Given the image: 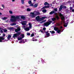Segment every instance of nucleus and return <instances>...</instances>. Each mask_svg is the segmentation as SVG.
Segmentation results:
<instances>
[{"mask_svg":"<svg viewBox=\"0 0 74 74\" xmlns=\"http://www.w3.org/2000/svg\"><path fill=\"white\" fill-rule=\"evenodd\" d=\"M19 42L20 44H21V43H22V41H19Z\"/></svg>","mask_w":74,"mask_h":74,"instance_id":"53","label":"nucleus"},{"mask_svg":"<svg viewBox=\"0 0 74 74\" xmlns=\"http://www.w3.org/2000/svg\"><path fill=\"white\" fill-rule=\"evenodd\" d=\"M54 14L55 15H57V13H56V12H54Z\"/></svg>","mask_w":74,"mask_h":74,"instance_id":"51","label":"nucleus"},{"mask_svg":"<svg viewBox=\"0 0 74 74\" xmlns=\"http://www.w3.org/2000/svg\"><path fill=\"white\" fill-rule=\"evenodd\" d=\"M3 32H4V33H7V29H3Z\"/></svg>","mask_w":74,"mask_h":74,"instance_id":"31","label":"nucleus"},{"mask_svg":"<svg viewBox=\"0 0 74 74\" xmlns=\"http://www.w3.org/2000/svg\"><path fill=\"white\" fill-rule=\"evenodd\" d=\"M32 1H28V3L29 4H32Z\"/></svg>","mask_w":74,"mask_h":74,"instance_id":"33","label":"nucleus"},{"mask_svg":"<svg viewBox=\"0 0 74 74\" xmlns=\"http://www.w3.org/2000/svg\"><path fill=\"white\" fill-rule=\"evenodd\" d=\"M22 38H18V41H19V40H22Z\"/></svg>","mask_w":74,"mask_h":74,"instance_id":"35","label":"nucleus"},{"mask_svg":"<svg viewBox=\"0 0 74 74\" xmlns=\"http://www.w3.org/2000/svg\"><path fill=\"white\" fill-rule=\"evenodd\" d=\"M27 42V40L26 39L24 40L23 42H22V43H23V44H24V43H25V42Z\"/></svg>","mask_w":74,"mask_h":74,"instance_id":"32","label":"nucleus"},{"mask_svg":"<svg viewBox=\"0 0 74 74\" xmlns=\"http://www.w3.org/2000/svg\"><path fill=\"white\" fill-rule=\"evenodd\" d=\"M21 2L22 4H25V2H24V0H21Z\"/></svg>","mask_w":74,"mask_h":74,"instance_id":"28","label":"nucleus"},{"mask_svg":"<svg viewBox=\"0 0 74 74\" xmlns=\"http://www.w3.org/2000/svg\"><path fill=\"white\" fill-rule=\"evenodd\" d=\"M38 3L35 4V5H34V8H36V7H37V6H38Z\"/></svg>","mask_w":74,"mask_h":74,"instance_id":"14","label":"nucleus"},{"mask_svg":"<svg viewBox=\"0 0 74 74\" xmlns=\"http://www.w3.org/2000/svg\"><path fill=\"white\" fill-rule=\"evenodd\" d=\"M44 5H50L47 2H45L44 3Z\"/></svg>","mask_w":74,"mask_h":74,"instance_id":"20","label":"nucleus"},{"mask_svg":"<svg viewBox=\"0 0 74 74\" xmlns=\"http://www.w3.org/2000/svg\"><path fill=\"white\" fill-rule=\"evenodd\" d=\"M0 32L1 33H3V31L2 30H0Z\"/></svg>","mask_w":74,"mask_h":74,"instance_id":"49","label":"nucleus"},{"mask_svg":"<svg viewBox=\"0 0 74 74\" xmlns=\"http://www.w3.org/2000/svg\"><path fill=\"white\" fill-rule=\"evenodd\" d=\"M21 30V28L19 27H18L17 29H15V31L16 32H19Z\"/></svg>","mask_w":74,"mask_h":74,"instance_id":"6","label":"nucleus"},{"mask_svg":"<svg viewBox=\"0 0 74 74\" xmlns=\"http://www.w3.org/2000/svg\"><path fill=\"white\" fill-rule=\"evenodd\" d=\"M57 33H60V32H61V30H59V29H58V30H57Z\"/></svg>","mask_w":74,"mask_h":74,"instance_id":"26","label":"nucleus"},{"mask_svg":"<svg viewBox=\"0 0 74 74\" xmlns=\"http://www.w3.org/2000/svg\"><path fill=\"white\" fill-rule=\"evenodd\" d=\"M12 1H15V0H12Z\"/></svg>","mask_w":74,"mask_h":74,"instance_id":"61","label":"nucleus"},{"mask_svg":"<svg viewBox=\"0 0 74 74\" xmlns=\"http://www.w3.org/2000/svg\"><path fill=\"white\" fill-rule=\"evenodd\" d=\"M29 6H31V7H34V4L32 3L31 5H29Z\"/></svg>","mask_w":74,"mask_h":74,"instance_id":"41","label":"nucleus"},{"mask_svg":"<svg viewBox=\"0 0 74 74\" xmlns=\"http://www.w3.org/2000/svg\"><path fill=\"white\" fill-rule=\"evenodd\" d=\"M28 25L29 26V27L30 28H32V23H28Z\"/></svg>","mask_w":74,"mask_h":74,"instance_id":"23","label":"nucleus"},{"mask_svg":"<svg viewBox=\"0 0 74 74\" xmlns=\"http://www.w3.org/2000/svg\"><path fill=\"white\" fill-rule=\"evenodd\" d=\"M55 18L56 19H57V20L58 21L60 19V18H59V16L58 15H56V16H55Z\"/></svg>","mask_w":74,"mask_h":74,"instance_id":"10","label":"nucleus"},{"mask_svg":"<svg viewBox=\"0 0 74 74\" xmlns=\"http://www.w3.org/2000/svg\"><path fill=\"white\" fill-rule=\"evenodd\" d=\"M72 9H73V8H72V7H71L70 8V9L72 10Z\"/></svg>","mask_w":74,"mask_h":74,"instance_id":"56","label":"nucleus"},{"mask_svg":"<svg viewBox=\"0 0 74 74\" xmlns=\"http://www.w3.org/2000/svg\"><path fill=\"white\" fill-rule=\"evenodd\" d=\"M21 18L22 19H23V20H25V19H26V17L25 16H21Z\"/></svg>","mask_w":74,"mask_h":74,"instance_id":"13","label":"nucleus"},{"mask_svg":"<svg viewBox=\"0 0 74 74\" xmlns=\"http://www.w3.org/2000/svg\"><path fill=\"white\" fill-rule=\"evenodd\" d=\"M11 18H13V19L12 20V22H15L16 21V20L19 19L20 16H16V17L14 16H11Z\"/></svg>","mask_w":74,"mask_h":74,"instance_id":"1","label":"nucleus"},{"mask_svg":"<svg viewBox=\"0 0 74 74\" xmlns=\"http://www.w3.org/2000/svg\"><path fill=\"white\" fill-rule=\"evenodd\" d=\"M31 14H32V15H34V14H34V13L33 12H32V13H31Z\"/></svg>","mask_w":74,"mask_h":74,"instance_id":"50","label":"nucleus"},{"mask_svg":"<svg viewBox=\"0 0 74 74\" xmlns=\"http://www.w3.org/2000/svg\"><path fill=\"white\" fill-rule=\"evenodd\" d=\"M72 11L73 12H74V9H72Z\"/></svg>","mask_w":74,"mask_h":74,"instance_id":"54","label":"nucleus"},{"mask_svg":"<svg viewBox=\"0 0 74 74\" xmlns=\"http://www.w3.org/2000/svg\"><path fill=\"white\" fill-rule=\"evenodd\" d=\"M21 36H22V38H24V37H25V36L23 34H22Z\"/></svg>","mask_w":74,"mask_h":74,"instance_id":"44","label":"nucleus"},{"mask_svg":"<svg viewBox=\"0 0 74 74\" xmlns=\"http://www.w3.org/2000/svg\"><path fill=\"white\" fill-rule=\"evenodd\" d=\"M24 40L23 39H22L21 40V41H22V42H23L24 41Z\"/></svg>","mask_w":74,"mask_h":74,"instance_id":"55","label":"nucleus"},{"mask_svg":"<svg viewBox=\"0 0 74 74\" xmlns=\"http://www.w3.org/2000/svg\"><path fill=\"white\" fill-rule=\"evenodd\" d=\"M41 32L42 33H43V31H42V30H41Z\"/></svg>","mask_w":74,"mask_h":74,"instance_id":"57","label":"nucleus"},{"mask_svg":"<svg viewBox=\"0 0 74 74\" xmlns=\"http://www.w3.org/2000/svg\"><path fill=\"white\" fill-rule=\"evenodd\" d=\"M58 14H59V16L60 17H62V16H63V15L60 12H58Z\"/></svg>","mask_w":74,"mask_h":74,"instance_id":"15","label":"nucleus"},{"mask_svg":"<svg viewBox=\"0 0 74 74\" xmlns=\"http://www.w3.org/2000/svg\"><path fill=\"white\" fill-rule=\"evenodd\" d=\"M27 11H31V9L28 8L27 9Z\"/></svg>","mask_w":74,"mask_h":74,"instance_id":"36","label":"nucleus"},{"mask_svg":"<svg viewBox=\"0 0 74 74\" xmlns=\"http://www.w3.org/2000/svg\"><path fill=\"white\" fill-rule=\"evenodd\" d=\"M54 13L55 11H53L50 12L49 13V14H50V15H52V14H54Z\"/></svg>","mask_w":74,"mask_h":74,"instance_id":"19","label":"nucleus"},{"mask_svg":"<svg viewBox=\"0 0 74 74\" xmlns=\"http://www.w3.org/2000/svg\"><path fill=\"white\" fill-rule=\"evenodd\" d=\"M54 29L55 31H57L59 29V28L57 27H55L54 28Z\"/></svg>","mask_w":74,"mask_h":74,"instance_id":"16","label":"nucleus"},{"mask_svg":"<svg viewBox=\"0 0 74 74\" xmlns=\"http://www.w3.org/2000/svg\"><path fill=\"white\" fill-rule=\"evenodd\" d=\"M34 36V34H31V37H33Z\"/></svg>","mask_w":74,"mask_h":74,"instance_id":"46","label":"nucleus"},{"mask_svg":"<svg viewBox=\"0 0 74 74\" xmlns=\"http://www.w3.org/2000/svg\"><path fill=\"white\" fill-rule=\"evenodd\" d=\"M54 11L55 12H57V11H58V9H57V8L54 9Z\"/></svg>","mask_w":74,"mask_h":74,"instance_id":"43","label":"nucleus"},{"mask_svg":"<svg viewBox=\"0 0 74 74\" xmlns=\"http://www.w3.org/2000/svg\"><path fill=\"white\" fill-rule=\"evenodd\" d=\"M46 22V20H43V21H42L41 23H43L44 22Z\"/></svg>","mask_w":74,"mask_h":74,"instance_id":"45","label":"nucleus"},{"mask_svg":"<svg viewBox=\"0 0 74 74\" xmlns=\"http://www.w3.org/2000/svg\"><path fill=\"white\" fill-rule=\"evenodd\" d=\"M61 19L62 20H64L65 18H64V17H61Z\"/></svg>","mask_w":74,"mask_h":74,"instance_id":"39","label":"nucleus"},{"mask_svg":"<svg viewBox=\"0 0 74 74\" xmlns=\"http://www.w3.org/2000/svg\"><path fill=\"white\" fill-rule=\"evenodd\" d=\"M55 32L54 31H51V34H55Z\"/></svg>","mask_w":74,"mask_h":74,"instance_id":"38","label":"nucleus"},{"mask_svg":"<svg viewBox=\"0 0 74 74\" xmlns=\"http://www.w3.org/2000/svg\"><path fill=\"white\" fill-rule=\"evenodd\" d=\"M16 25V23H14L11 24V25H12V26H14L15 25Z\"/></svg>","mask_w":74,"mask_h":74,"instance_id":"29","label":"nucleus"},{"mask_svg":"<svg viewBox=\"0 0 74 74\" xmlns=\"http://www.w3.org/2000/svg\"><path fill=\"white\" fill-rule=\"evenodd\" d=\"M34 37H33L32 38V40H34Z\"/></svg>","mask_w":74,"mask_h":74,"instance_id":"59","label":"nucleus"},{"mask_svg":"<svg viewBox=\"0 0 74 74\" xmlns=\"http://www.w3.org/2000/svg\"><path fill=\"white\" fill-rule=\"evenodd\" d=\"M43 30H46V28L45 27H44L43 28Z\"/></svg>","mask_w":74,"mask_h":74,"instance_id":"47","label":"nucleus"},{"mask_svg":"<svg viewBox=\"0 0 74 74\" xmlns=\"http://www.w3.org/2000/svg\"><path fill=\"white\" fill-rule=\"evenodd\" d=\"M9 12L11 14H12V11H11V10L9 11Z\"/></svg>","mask_w":74,"mask_h":74,"instance_id":"40","label":"nucleus"},{"mask_svg":"<svg viewBox=\"0 0 74 74\" xmlns=\"http://www.w3.org/2000/svg\"><path fill=\"white\" fill-rule=\"evenodd\" d=\"M32 41H37V39H35V40H33Z\"/></svg>","mask_w":74,"mask_h":74,"instance_id":"48","label":"nucleus"},{"mask_svg":"<svg viewBox=\"0 0 74 74\" xmlns=\"http://www.w3.org/2000/svg\"><path fill=\"white\" fill-rule=\"evenodd\" d=\"M50 33H52V31H50Z\"/></svg>","mask_w":74,"mask_h":74,"instance_id":"64","label":"nucleus"},{"mask_svg":"<svg viewBox=\"0 0 74 74\" xmlns=\"http://www.w3.org/2000/svg\"><path fill=\"white\" fill-rule=\"evenodd\" d=\"M2 7H3L4 8V5H2Z\"/></svg>","mask_w":74,"mask_h":74,"instance_id":"52","label":"nucleus"},{"mask_svg":"<svg viewBox=\"0 0 74 74\" xmlns=\"http://www.w3.org/2000/svg\"><path fill=\"white\" fill-rule=\"evenodd\" d=\"M68 22H67L66 23H65L64 24V27H67V25H68Z\"/></svg>","mask_w":74,"mask_h":74,"instance_id":"17","label":"nucleus"},{"mask_svg":"<svg viewBox=\"0 0 74 74\" xmlns=\"http://www.w3.org/2000/svg\"><path fill=\"white\" fill-rule=\"evenodd\" d=\"M35 14L36 15H40V12H36V13H35Z\"/></svg>","mask_w":74,"mask_h":74,"instance_id":"22","label":"nucleus"},{"mask_svg":"<svg viewBox=\"0 0 74 74\" xmlns=\"http://www.w3.org/2000/svg\"><path fill=\"white\" fill-rule=\"evenodd\" d=\"M52 23V21L50 20L44 23L45 26H49V25H51Z\"/></svg>","mask_w":74,"mask_h":74,"instance_id":"2","label":"nucleus"},{"mask_svg":"<svg viewBox=\"0 0 74 74\" xmlns=\"http://www.w3.org/2000/svg\"><path fill=\"white\" fill-rule=\"evenodd\" d=\"M7 19V17H4L2 18V19H3V20H5V19Z\"/></svg>","mask_w":74,"mask_h":74,"instance_id":"27","label":"nucleus"},{"mask_svg":"<svg viewBox=\"0 0 74 74\" xmlns=\"http://www.w3.org/2000/svg\"><path fill=\"white\" fill-rule=\"evenodd\" d=\"M56 18H52L51 19L52 21H56Z\"/></svg>","mask_w":74,"mask_h":74,"instance_id":"24","label":"nucleus"},{"mask_svg":"<svg viewBox=\"0 0 74 74\" xmlns=\"http://www.w3.org/2000/svg\"><path fill=\"white\" fill-rule=\"evenodd\" d=\"M63 5H61L60 6V8H59V12L61 11H62V9H63Z\"/></svg>","mask_w":74,"mask_h":74,"instance_id":"8","label":"nucleus"},{"mask_svg":"<svg viewBox=\"0 0 74 74\" xmlns=\"http://www.w3.org/2000/svg\"><path fill=\"white\" fill-rule=\"evenodd\" d=\"M62 28H63V27L61 26L60 27V29H62Z\"/></svg>","mask_w":74,"mask_h":74,"instance_id":"58","label":"nucleus"},{"mask_svg":"<svg viewBox=\"0 0 74 74\" xmlns=\"http://www.w3.org/2000/svg\"><path fill=\"white\" fill-rule=\"evenodd\" d=\"M49 31H47L45 32V34L47 35V37H49L50 36V34L48 33Z\"/></svg>","mask_w":74,"mask_h":74,"instance_id":"7","label":"nucleus"},{"mask_svg":"<svg viewBox=\"0 0 74 74\" xmlns=\"http://www.w3.org/2000/svg\"><path fill=\"white\" fill-rule=\"evenodd\" d=\"M31 17H32V18H34V17H36V14H34L33 15H32Z\"/></svg>","mask_w":74,"mask_h":74,"instance_id":"30","label":"nucleus"},{"mask_svg":"<svg viewBox=\"0 0 74 74\" xmlns=\"http://www.w3.org/2000/svg\"><path fill=\"white\" fill-rule=\"evenodd\" d=\"M8 29L10 31H14V28L13 27H9L8 28Z\"/></svg>","mask_w":74,"mask_h":74,"instance_id":"11","label":"nucleus"},{"mask_svg":"<svg viewBox=\"0 0 74 74\" xmlns=\"http://www.w3.org/2000/svg\"><path fill=\"white\" fill-rule=\"evenodd\" d=\"M42 12H43V13H45V12H47V10L45 9L43 10H42Z\"/></svg>","mask_w":74,"mask_h":74,"instance_id":"25","label":"nucleus"},{"mask_svg":"<svg viewBox=\"0 0 74 74\" xmlns=\"http://www.w3.org/2000/svg\"><path fill=\"white\" fill-rule=\"evenodd\" d=\"M39 62H39V61H38V62H37L38 64H39Z\"/></svg>","mask_w":74,"mask_h":74,"instance_id":"60","label":"nucleus"},{"mask_svg":"<svg viewBox=\"0 0 74 74\" xmlns=\"http://www.w3.org/2000/svg\"><path fill=\"white\" fill-rule=\"evenodd\" d=\"M63 9H66V8H67V7H66V6H64V5L63 6Z\"/></svg>","mask_w":74,"mask_h":74,"instance_id":"37","label":"nucleus"},{"mask_svg":"<svg viewBox=\"0 0 74 74\" xmlns=\"http://www.w3.org/2000/svg\"><path fill=\"white\" fill-rule=\"evenodd\" d=\"M25 31H29V30H30V28L28 27H26L25 29Z\"/></svg>","mask_w":74,"mask_h":74,"instance_id":"21","label":"nucleus"},{"mask_svg":"<svg viewBox=\"0 0 74 74\" xmlns=\"http://www.w3.org/2000/svg\"><path fill=\"white\" fill-rule=\"evenodd\" d=\"M2 14L1 13V12H0V15H2Z\"/></svg>","mask_w":74,"mask_h":74,"instance_id":"62","label":"nucleus"},{"mask_svg":"<svg viewBox=\"0 0 74 74\" xmlns=\"http://www.w3.org/2000/svg\"><path fill=\"white\" fill-rule=\"evenodd\" d=\"M3 36L0 37V42H2L3 40H4L5 39L4 37L5 36V34H3Z\"/></svg>","mask_w":74,"mask_h":74,"instance_id":"3","label":"nucleus"},{"mask_svg":"<svg viewBox=\"0 0 74 74\" xmlns=\"http://www.w3.org/2000/svg\"><path fill=\"white\" fill-rule=\"evenodd\" d=\"M49 5L45 6L43 7V8L44 9H45V8H49Z\"/></svg>","mask_w":74,"mask_h":74,"instance_id":"12","label":"nucleus"},{"mask_svg":"<svg viewBox=\"0 0 74 74\" xmlns=\"http://www.w3.org/2000/svg\"><path fill=\"white\" fill-rule=\"evenodd\" d=\"M22 24L23 26H25V25H26V23H22Z\"/></svg>","mask_w":74,"mask_h":74,"instance_id":"34","label":"nucleus"},{"mask_svg":"<svg viewBox=\"0 0 74 74\" xmlns=\"http://www.w3.org/2000/svg\"><path fill=\"white\" fill-rule=\"evenodd\" d=\"M11 37V35H8V37H7V38L9 40H10V38Z\"/></svg>","mask_w":74,"mask_h":74,"instance_id":"18","label":"nucleus"},{"mask_svg":"<svg viewBox=\"0 0 74 74\" xmlns=\"http://www.w3.org/2000/svg\"><path fill=\"white\" fill-rule=\"evenodd\" d=\"M36 20H37V22L41 21V18L40 17V16H38L36 17Z\"/></svg>","mask_w":74,"mask_h":74,"instance_id":"5","label":"nucleus"},{"mask_svg":"<svg viewBox=\"0 0 74 74\" xmlns=\"http://www.w3.org/2000/svg\"><path fill=\"white\" fill-rule=\"evenodd\" d=\"M27 36H30V33H28L27 32Z\"/></svg>","mask_w":74,"mask_h":74,"instance_id":"42","label":"nucleus"},{"mask_svg":"<svg viewBox=\"0 0 74 74\" xmlns=\"http://www.w3.org/2000/svg\"><path fill=\"white\" fill-rule=\"evenodd\" d=\"M34 1H36V0H34Z\"/></svg>","mask_w":74,"mask_h":74,"instance_id":"63","label":"nucleus"},{"mask_svg":"<svg viewBox=\"0 0 74 74\" xmlns=\"http://www.w3.org/2000/svg\"><path fill=\"white\" fill-rule=\"evenodd\" d=\"M21 32H19L17 33L16 34H14L13 36H12L13 38H15V37H18V36H20V34H21Z\"/></svg>","mask_w":74,"mask_h":74,"instance_id":"4","label":"nucleus"},{"mask_svg":"<svg viewBox=\"0 0 74 74\" xmlns=\"http://www.w3.org/2000/svg\"><path fill=\"white\" fill-rule=\"evenodd\" d=\"M46 18H47V17L46 16L42 17L40 18L41 21H43L44 19H45Z\"/></svg>","mask_w":74,"mask_h":74,"instance_id":"9","label":"nucleus"}]
</instances>
